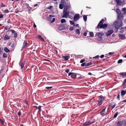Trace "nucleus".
<instances>
[{"label":"nucleus","instance_id":"nucleus-1","mask_svg":"<svg viewBox=\"0 0 126 126\" xmlns=\"http://www.w3.org/2000/svg\"><path fill=\"white\" fill-rule=\"evenodd\" d=\"M114 25L116 30V32H117L118 29L122 30H124L125 29L124 27H122L123 25V23L121 20H120V22L117 21H115L114 23Z\"/></svg>","mask_w":126,"mask_h":126},{"label":"nucleus","instance_id":"nucleus-2","mask_svg":"<svg viewBox=\"0 0 126 126\" xmlns=\"http://www.w3.org/2000/svg\"><path fill=\"white\" fill-rule=\"evenodd\" d=\"M105 20L104 19H102L99 22V23L96 26V28H97L104 29L107 27L108 25L106 24H104Z\"/></svg>","mask_w":126,"mask_h":126},{"label":"nucleus","instance_id":"nucleus-3","mask_svg":"<svg viewBox=\"0 0 126 126\" xmlns=\"http://www.w3.org/2000/svg\"><path fill=\"white\" fill-rule=\"evenodd\" d=\"M116 12L117 15L118 19L120 20L123 19L124 17V14L121 13L119 9H116Z\"/></svg>","mask_w":126,"mask_h":126},{"label":"nucleus","instance_id":"nucleus-4","mask_svg":"<svg viewBox=\"0 0 126 126\" xmlns=\"http://www.w3.org/2000/svg\"><path fill=\"white\" fill-rule=\"evenodd\" d=\"M98 102H104L105 100L106 97L103 96L102 95L98 96Z\"/></svg>","mask_w":126,"mask_h":126},{"label":"nucleus","instance_id":"nucleus-5","mask_svg":"<svg viewBox=\"0 0 126 126\" xmlns=\"http://www.w3.org/2000/svg\"><path fill=\"white\" fill-rule=\"evenodd\" d=\"M123 124H124L125 125H126V121H118L117 123V125L118 126H122Z\"/></svg>","mask_w":126,"mask_h":126},{"label":"nucleus","instance_id":"nucleus-6","mask_svg":"<svg viewBox=\"0 0 126 126\" xmlns=\"http://www.w3.org/2000/svg\"><path fill=\"white\" fill-rule=\"evenodd\" d=\"M63 15L62 16V17L67 18L69 16V11H67V12H63Z\"/></svg>","mask_w":126,"mask_h":126},{"label":"nucleus","instance_id":"nucleus-7","mask_svg":"<svg viewBox=\"0 0 126 126\" xmlns=\"http://www.w3.org/2000/svg\"><path fill=\"white\" fill-rule=\"evenodd\" d=\"M80 18L79 15V14H76L74 15V20L75 21H77Z\"/></svg>","mask_w":126,"mask_h":126},{"label":"nucleus","instance_id":"nucleus-8","mask_svg":"<svg viewBox=\"0 0 126 126\" xmlns=\"http://www.w3.org/2000/svg\"><path fill=\"white\" fill-rule=\"evenodd\" d=\"M61 3L64 5H65V4H66V3L67 4L70 3L69 0H62Z\"/></svg>","mask_w":126,"mask_h":126},{"label":"nucleus","instance_id":"nucleus-9","mask_svg":"<svg viewBox=\"0 0 126 126\" xmlns=\"http://www.w3.org/2000/svg\"><path fill=\"white\" fill-rule=\"evenodd\" d=\"M104 34L102 32H98L95 35V36H97L99 38H100L103 36Z\"/></svg>","mask_w":126,"mask_h":126},{"label":"nucleus","instance_id":"nucleus-10","mask_svg":"<svg viewBox=\"0 0 126 126\" xmlns=\"http://www.w3.org/2000/svg\"><path fill=\"white\" fill-rule=\"evenodd\" d=\"M94 123V121L91 122V121H88L84 123L83 125L84 126H87L89 125H91Z\"/></svg>","mask_w":126,"mask_h":126},{"label":"nucleus","instance_id":"nucleus-11","mask_svg":"<svg viewBox=\"0 0 126 126\" xmlns=\"http://www.w3.org/2000/svg\"><path fill=\"white\" fill-rule=\"evenodd\" d=\"M28 43L26 40H24L23 44V47H22V48H24L26 47Z\"/></svg>","mask_w":126,"mask_h":126},{"label":"nucleus","instance_id":"nucleus-12","mask_svg":"<svg viewBox=\"0 0 126 126\" xmlns=\"http://www.w3.org/2000/svg\"><path fill=\"white\" fill-rule=\"evenodd\" d=\"M62 57L64 59V60L65 61H67L70 58V57L68 56H63Z\"/></svg>","mask_w":126,"mask_h":126},{"label":"nucleus","instance_id":"nucleus-13","mask_svg":"<svg viewBox=\"0 0 126 126\" xmlns=\"http://www.w3.org/2000/svg\"><path fill=\"white\" fill-rule=\"evenodd\" d=\"M9 36L7 34H6L4 38V40H6L9 39Z\"/></svg>","mask_w":126,"mask_h":126},{"label":"nucleus","instance_id":"nucleus-14","mask_svg":"<svg viewBox=\"0 0 126 126\" xmlns=\"http://www.w3.org/2000/svg\"><path fill=\"white\" fill-rule=\"evenodd\" d=\"M119 36L121 39H122L124 38L125 37V36L124 35L122 34H119L118 35Z\"/></svg>","mask_w":126,"mask_h":126},{"label":"nucleus","instance_id":"nucleus-15","mask_svg":"<svg viewBox=\"0 0 126 126\" xmlns=\"http://www.w3.org/2000/svg\"><path fill=\"white\" fill-rule=\"evenodd\" d=\"M77 74L76 73H72V74L71 77L72 78H74L75 77H76Z\"/></svg>","mask_w":126,"mask_h":126},{"label":"nucleus","instance_id":"nucleus-16","mask_svg":"<svg viewBox=\"0 0 126 126\" xmlns=\"http://www.w3.org/2000/svg\"><path fill=\"white\" fill-rule=\"evenodd\" d=\"M121 11L123 12L124 14L125 15L126 14V8H122Z\"/></svg>","mask_w":126,"mask_h":126},{"label":"nucleus","instance_id":"nucleus-17","mask_svg":"<svg viewBox=\"0 0 126 126\" xmlns=\"http://www.w3.org/2000/svg\"><path fill=\"white\" fill-rule=\"evenodd\" d=\"M4 51L6 53H8L10 52V50L6 47L4 48Z\"/></svg>","mask_w":126,"mask_h":126},{"label":"nucleus","instance_id":"nucleus-18","mask_svg":"<svg viewBox=\"0 0 126 126\" xmlns=\"http://www.w3.org/2000/svg\"><path fill=\"white\" fill-rule=\"evenodd\" d=\"M37 37L39 39H40L41 41H44V39L40 35H38L37 36Z\"/></svg>","mask_w":126,"mask_h":126},{"label":"nucleus","instance_id":"nucleus-19","mask_svg":"<svg viewBox=\"0 0 126 126\" xmlns=\"http://www.w3.org/2000/svg\"><path fill=\"white\" fill-rule=\"evenodd\" d=\"M65 5L61 3L59 5V8L61 9H62L64 7Z\"/></svg>","mask_w":126,"mask_h":126},{"label":"nucleus","instance_id":"nucleus-20","mask_svg":"<svg viewBox=\"0 0 126 126\" xmlns=\"http://www.w3.org/2000/svg\"><path fill=\"white\" fill-rule=\"evenodd\" d=\"M68 9V6H66L65 7L63 11V12H67V10Z\"/></svg>","mask_w":126,"mask_h":126},{"label":"nucleus","instance_id":"nucleus-21","mask_svg":"<svg viewBox=\"0 0 126 126\" xmlns=\"http://www.w3.org/2000/svg\"><path fill=\"white\" fill-rule=\"evenodd\" d=\"M116 2L118 4L120 5L121 3H124V1H123L122 2H121L120 0H118L116 1Z\"/></svg>","mask_w":126,"mask_h":126},{"label":"nucleus","instance_id":"nucleus-22","mask_svg":"<svg viewBox=\"0 0 126 126\" xmlns=\"http://www.w3.org/2000/svg\"><path fill=\"white\" fill-rule=\"evenodd\" d=\"M120 75L122 76V77H126V72L121 73L120 74Z\"/></svg>","mask_w":126,"mask_h":126},{"label":"nucleus","instance_id":"nucleus-23","mask_svg":"<svg viewBox=\"0 0 126 126\" xmlns=\"http://www.w3.org/2000/svg\"><path fill=\"white\" fill-rule=\"evenodd\" d=\"M8 56V55L7 54L5 53H4L3 54V58H7Z\"/></svg>","mask_w":126,"mask_h":126},{"label":"nucleus","instance_id":"nucleus-24","mask_svg":"<svg viewBox=\"0 0 126 126\" xmlns=\"http://www.w3.org/2000/svg\"><path fill=\"white\" fill-rule=\"evenodd\" d=\"M90 34V36L93 37L94 36V34L93 32H89Z\"/></svg>","mask_w":126,"mask_h":126},{"label":"nucleus","instance_id":"nucleus-25","mask_svg":"<svg viewBox=\"0 0 126 126\" xmlns=\"http://www.w3.org/2000/svg\"><path fill=\"white\" fill-rule=\"evenodd\" d=\"M87 17L85 15H84L83 16V19L84 21H86L87 20Z\"/></svg>","mask_w":126,"mask_h":126},{"label":"nucleus","instance_id":"nucleus-26","mask_svg":"<svg viewBox=\"0 0 126 126\" xmlns=\"http://www.w3.org/2000/svg\"><path fill=\"white\" fill-rule=\"evenodd\" d=\"M105 109H104L102 110L100 112V113L101 115L104 114V112L105 111Z\"/></svg>","mask_w":126,"mask_h":126},{"label":"nucleus","instance_id":"nucleus-27","mask_svg":"<svg viewBox=\"0 0 126 126\" xmlns=\"http://www.w3.org/2000/svg\"><path fill=\"white\" fill-rule=\"evenodd\" d=\"M92 62H90L87 63H86L85 66H90L92 65Z\"/></svg>","mask_w":126,"mask_h":126},{"label":"nucleus","instance_id":"nucleus-28","mask_svg":"<svg viewBox=\"0 0 126 126\" xmlns=\"http://www.w3.org/2000/svg\"><path fill=\"white\" fill-rule=\"evenodd\" d=\"M3 48L0 47V55H1L3 53Z\"/></svg>","mask_w":126,"mask_h":126},{"label":"nucleus","instance_id":"nucleus-29","mask_svg":"<svg viewBox=\"0 0 126 126\" xmlns=\"http://www.w3.org/2000/svg\"><path fill=\"white\" fill-rule=\"evenodd\" d=\"M24 65V64L23 63H22L21 64L20 66L21 67V69H22L23 68Z\"/></svg>","mask_w":126,"mask_h":126},{"label":"nucleus","instance_id":"nucleus-30","mask_svg":"<svg viewBox=\"0 0 126 126\" xmlns=\"http://www.w3.org/2000/svg\"><path fill=\"white\" fill-rule=\"evenodd\" d=\"M47 20L48 21H50L51 20V18L50 17H47L46 18Z\"/></svg>","mask_w":126,"mask_h":126},{"label":"nucleus","instance_id":"nucleus-31","mask_svg":"<svg viewBox=\"0 0 126 126\" xmlns=\"http://www.w3.org/2000/svg\"><path fill=\"white\" fill-rule=\"evenodd\" d=\"M107 36L110 35V30H109L106 33Z\"/></svg>","mask_w":126,"mask_h":126},{"label":"nucleus","instance_id":"nucleus-32","mask_svg":"<svg viewBox=\"0 0 126 126\" xmlns=\"http://www.w3.org/2000/svg\"><path fill=\"white\" fill-rule=\"evenodd\" d=\"M66 22V20L64 19H62L61 20V22L62 23L65 22Z\"/></svg>","mask_w":126,"mask_h":126},{"label":"nucleus","instance_id":"nucleus-33","mask_svg":"<svg viewBox=\"0 0 126 126\" xmlns=\"http://www.w3.org/2000/svg\"><path fill=\"white\" fill-rule=\"evenodd\" d=\"M70 24H71L72 25H74V26H75V24H74V22L72 21H70Z\"/></svg>","mask_w":126,"mask_h":126},{"label":"nucleus","instance_id":"nucleus-34","mask_svg":"<svg viewBox=\"0 0 126 126\" xmlns=\"http://www.w3.org/2000/svg\"><path fill=\"white\" fill-rule=\"evenodd\" d=\"M76 32L79 35L80 33V32L79 31V30L77 29L76 30Z\"/></svg>","mask_w":126,"mask_h":126},{"label":"nucleus","instance_id":"nucleus-35","mask_svg":"<svg viewBox=\"0 0 126 126\" xmlns=\"http://www.w3.org/2000/svg\"><path fill=\"white\" fill-rule=\"evenodd\" d=\"M21 115V112L20 110H19L17 113V115L19 117H20Z\"/></svg>","mask_w":126,"mask_h":126},{"label":"nucleus","instance_id":"nucleus-36","mask_svg":"<svg viewBox=\"0 0 126 126\" xmlns=\"http://www.w3.org/2000/svg\"><path fill=\"white\" fill-rule=\"evenodd\" d=\"M4 13H8L9 12H10L7 9H6L5 10H4Z\"/></svg>","mask_w":126,"mask_h":126},{"label":"nucleus","instance_id":"nucleus-37","mask_svg":"<svg viewBox=\"0 0 126 126\" xmlns=\"http://www.w3.org/2000/svg\"><path fill=\"white\" fill-rule=\"evenodd\" d=\"M14 36L15 38H16L17 37V34L16 33H15L14 34Z\"/></svg>","mask_w":126,"mask_h":126},{"label":"nucleus","instance_id":"nucleus-38","mask_svg":"<svg viewBox=\"0 0 126 126\" xmlns=\"http://www.w3.org/2000/svg\"><path fill=\"white\" fill-rule=\"evenodd\" d=\"M123 61V60L122 59H119L118 60L117 63H122Z\"/></svg>","mask_w":126,"mask_h":126},{"label":"nucleus","instance_id":"nucleus-39","mask_svg":"<svg viewBox=\"0 0 126 126\" xmlns=\"http://www.w3.org/2000/svg\"><path fill=\"white\" fill-rule=\"evenodd\" d=\"M118 114V112H116L114 115L113 118H115L117 116Z\"/></svg>","mask_w":126,"mask_h":126},{"label":"nucleus","instance_id":"nucleus-40","mask_svg":"<svg viewBox=\"0 0 126 126\" xmlns=\"http://www.w3.org/2000/svg\"><path fill=\"white\" fill-rule=\"evenodd\" d=\"M41 106H39L37 108L38 109L39 111H41Z\"/></svg>","mask_w":126,"mask_h":126},{"label":"nucleus","instance_id":"nucleus-41","mask_svg":"<svg viewBox=\"0 0 126 126\" xmlns=\"http://www.w3.org/2000/svg\"><path fill=\"white\" fill-rule=\"evenodd\" d=\"M126 83V78L124 81L122 85H124Z\"/></svg>","mask_w":126,"mask_h":126},{"label":"nucleus","instance_id":"nucleus-42","mask_svg":"<svg viewBox=\"0 0 126 126\" xmlns=\"http://www.w3.org/2000/svg\"><path fill=\"white\" fill-rule=\"evenodd\" d=\"M0 122L2 125H3L4 122L1 119H0Z\"/></svg>","mask_w":126,"mask_h":126},{"label":"nucleus","instance_id":"nucleus-43","mask_svg":"<svg viewBox=\"0 0 126 126\" xmlns=\"http://www.w3.org/2000/svg\"><path fill=\"white\" fill-rule=\"evenodd\" d=\"M52 87H46L45 88L47 89H51Z\"/></svg>","mask_w":126,"mask_h":126},{"label":"nucleus","instance_id":"nucleus-44","mask_svg":"<svg viewBox=\"0 0 126 126\" xmlns=\"http://www.w3.org/2000/svg\"><path fill=\"white\" fill-rule=\"evenodd\" d=\"M85 63H82L81 64V66L82 67L84 66H85Z\"/></svg>","mask_w":126,"mask_h":126},{"label":"nucleus","instance_id":"nucleus-45","mask_svg":"<svg viewBox=\"0 0 126 126\" xmlns=\"http://www.w3.org/2000/svg\"><path fill=\"white\" fill-rule=\"evenodd\" d=\"M54 17V16L52 15H49V17L51 18V17Z\"/></svg>","mask_w":126,"mask_h":126},{"label":"nucleus","instance_id":"nucleus-46","mask_svg":"<svg viewBox=\"0 0 126 126\" xmlns=\"http://www.w3.org/2000/svg\"><path fill=\"white\" fill-rule=\"evenodd\" d=\"M55 18H53L52 21H51V23H52L54 22V21H55Z\"/></svg>","mask_w":126,"mask_h":126},{"label":"nucleus","instance_id":"nucleus-47","mask_svg":"<svg viewBox=\"0 0 126 126\" xmlns=\"http://www.w3.org/2000/svg\"><path fill=\"white\" fill-rule=\"evenodd\" d=\"M61 26L62 28L61 29L62 30H64V25L63 24H62Z\"/></svg>","mask_w":126,"mask_h":126},{"label":"nucleus","instance_id":"nucleus-48","mask_svg":"<svg viewBox=\"0 0 126 126\" xmlns=\"http://www.w3.org/2000/svg\"><path fill=\"white\" fill-rule=\"evenodd\" d=\"M8 27H9L8 26H6L4 28V29L5 30H7L8 29Z\"/></svg>","mask_w":126,"mask_h":126},{"label":"nucleus","instance_id":"nucleus-49","mask_svg":"<svg viewBox=\"0 0 126 126\" xmlns=\"http://www.w3.org/2000/svg\"><path fill=\"white\" fill-rule=\"evenodd\" d=\"M85 60H83V59H82L81 60H80V63H82L84 62H85Z\"/></svg>","mask_w":126,"mask_h":126},{"label":"nucleus","instance_id":"nucleus-50","mask_svg":"<svg viewBox=\"0 0 126 126\" xmlns=\"http://www.w3.org/2000/svg\"><path fill=\"white\" fill-rule=\"evenodd\" d=\"M99 55H97L96 56H95L94 57V58L95 59H98L99 58Z\"/></svg>","mask_w":126,"mask_h":126},{"label":"nucleus","instance_id":"nucleus-51","mask_svg":"<svg viewBox=\"0 0 126 126\" xmlns=\"http://www.w3.org/2000/svg\"><path fill=\"white\" fill-rule=\"evenodd\" d=\"M65 71L67 73H68L69 71V69H66L65 70Z\"/></svg>","mask_w":126,"mask_h":126},{"label":"nucleus","instance_id":"nucleus-52","mask_svg":"<svg viewBox=\"0 0 126 126\" xmlns=\"http://www.w3.org/2000/svg\"><path fill=\"white\" fill-rule=\"evenodd\" d=\"M3 17V15L2 14H0V18H2Z\"/></svg>","mask_w":126,"mask_h":126},{"label":"nucleus","instance_id":"nucleus-53","mask_svg":"<svg viewBox=\"0 0 126 126\" xmlns=\"http://www.w3.org/2000/svg\"><path fill=\"white\" fill-rule=\"evenodd\" d=\"M52 6H50L47 8V9H50L52 8Z\"/></svg>","mask_w":126,"mask_h":126},{"label":"nucleus","instance_id":"nucleus-54","mask_svg":"<svg viewBox=\"0 0 126 126\" xmlns=\"http://www.w3.org/2000/svg\"><path fill=\"white\" fill-rule=\"evenodd\" d=\"M74 28L73 27H71L69 29V30L70 31H72L74 30Z\"/></svg>","mask_w":126,"mask_h":126},{"label":"nucleus","instance_id":"nucleus-55","mask_svg":"<svg viewBox=\"0 0 126 126\" xmlns=\"http://www.w3.org/2000/svg\"><path fill=\"white\" fill-rule=\"evenodd\" d=\"M70 14L72 15H74V12L72 11H70Z\"/></svg>","mask_w":126,"mask_h":126},{"label":"nucleus","instance_id":"nucleus-56","mask_svg":"<svg viewBox=\"0 0 126 126\" xmlns=\"http://www.w3.org/2000/svg\"><path fill=\"white\" fill-rule=\"evenodd\" d=\"M10 31H11L12 33H15L16 32L14 30H10Z\"/></svg>","mask_w":126,"mask_h":126},{"label":"nucleus","instance_id":"nucleus-57","mask_svg":"<svg viewBox=\"0 0 126 126\" xmlns=\"http://www.w3.org/2000/svg\"><path fill=\"white\" fill-rule=\"evenodd\" d=\"M119 97H120V94H119H119H118V95L117 96V98L119 99Z\"/></svg>","mask_w":126,"mask_h":126},{"label":"nucleus","instance_id":"nucleus-58","mask_svg":"<svg viewBox=\"0 0 126 126\" xmlns=\"http://www.w3.org/2000/svg\"><path fill=\"white\" fill-rule=\"evenodd\" d=\"M1 6L2 7H5V5L3 3H2L1 4Z\"/></svg>","mask_w":126,"mask_h":126},{"label":"nucleus","instance_id":"nucleus-59","mask_svg":"<svg viewBox=\"0 0 126 126\" xmlns=\"http://www.w3.org/2000/svg\"><path fill=\"white\" fill-rule=\"evenodd\" d=\"M104 55H102L100 56V57L101 58H102L104 57Z\"/></svg>","mask_w":126,"mask_h":126},{"label":"nucleus","instance_id":"nucleus-60","mask_svg":"<svg viewBox=\"0 0 126 126\" xmlns=\"http://www.w3.org/2000/svg\"><path fill=\"white\" fill-rule=\"evenodd\" d=\"M72 72H70V73H69L68 74V76H70V75L71 76L72 74Z\"/></svg>","mask_w":126,"mask_h":126},{"label":"nucleus","instance_id":"nucleus-61","mask_svg":"<svg viewBox=\"0 0 126 126\" xmlns=\"http://www.w3.org/2000/svg\"><path fill=\"white\" fill-rule=\"evenodd\" d=\"M87 33L86 32H85V33H84L83 35L85 36H86L87 35Z\"/></svg>","mask_w":126,"mask_h":126},{"label":"nucleus","instance_id":"nucleus-62","mask_svg":"<svg viewBox=\"0 0 126 126\" xmlns=\"http://www.w3.org/2000/svg\"><path fill=\"white\" fill-rule=\"evenodd\" d=\"M124 31L123 30L119 32L121 33H123L124 32Z\"/></svg>","mask_w":126,"mask_h":126},{"label":"nucleus","instance_id":"nucleus-63","mask_svg":"<svg viewBox=\"0 0 126 126\" xmlns=\"http://www.w3.org/2000/svg\"><path fill=\"white\" fill-rule=\"evenodd\" d=\"M113 30H111V35L113 32Z\"/></svg>","mask_w":126,"mask_h":126},{"label":"nucleus","instance_id":"nucleus-64","mask_svg":"<svg viewBox=\"0 0 126 126\" xmlns=\"http://www.w3.org/2000/svg\"><path fill=\"white\" fill-rule=\"evenodd\" d=\"M8 23H11L10 21V19H9L7 22Z\"/></svg>","mask_w":126,"mask_h":126}]
</instances>
